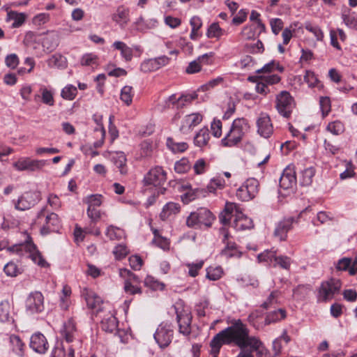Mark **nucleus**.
Returning <instances> with one entry per match:
<instances>
[{"instance_id": "1", "label": "nucleus", "mask_w": 357, "mask_h": 357, "mask_svg": "<svg viewBox=\"0 0 357 357\" xmlns=\"http://www.w3.org/2000/svg\"><path fill=\"white\" fill-rule=\"evenodd\" d=\"M262 342L250 334L246 324L240 319H234L230 326L218 333L211 340L210 347L213 357H217L222 345L238 348L241 351L236 357H254L253 351L259 349Z\"/></svg>"}, {"instance_id": "2", "label": "nucleus", "mask_w": 357, "mask_h": 357, "mask_svg": "<svg viewBox=\"0 0 357 357\" xmlns=\"http://www.w3.org/2000/svg\"><path fill=\"white\" fill-rule=\"evenodd\" d=\"M7 249L10 252H16L19 255H23V252L29 254V257L33 263L42 268H47L50 264L44 259L40 252L37 249L36 245L32 241L30 236H27L24 243L18 245H14L8 247V242L2 241L0 242V250Z\"/></svg>"}, {"instance_id": "3", "label": "nucleus", "mask_w": 357, "mask_h": 357, "mask_svg": "<svg viewBox=\"0 0 357 357\" xmlns=\"http://www.w3.org/2000/svg\"><path fill=\"white\" fill-rule=\"evenodd\" d=\"M248 121L245 118H238L233 121L229 132L221 140L223 146L232 147L238 145L245 133L249 131Z\"/></svg>"}, {"instance_id": "4", "label": "nucleus", "mask_w": 357, "mask_h": 357, "mask_svg": "<svg viewBox=\"0 0 357 357\" xmlns=\"http://www.w3.org/2000/svg\"><path fill=\"white\" fill-rule=\"evenodd\" d=\"M35 224L40 226L42 235L51 232H58L61 228V222L59 215L55 213H47L43 207L38 213L35 220Z\"/></svg>"}, {"instance_id": "5", "label": "nucleus", "mask_w": 357, "mask_h": 357, "mask_svg": "<svg viewBox=\"0 0 357 357\" xmlns=\"http://www.w3.org/2000/svg\"><path fill=\"white\" fill-rule=\"evenodd\" d=\"M341 286L342 283L338 279L331 278L322 282L318 290V301L327 302L331 300L336 294L339 293Z\"/></svg>"}, {"instance_id": "6", "label": "nucleus", "mask_w": 357, "mask_h": 357, "mask_svg": "<svg viewBox=\"0 0 357 357\" xmlns=\"http://www.w3.org/2000/svg\"><path fill=\"white\" fill-rule=\"evenodd\" d=\"M40 200V195L36 191H26L22 194L17 199H13L15 209L26 211L33 207Z\"/></svg>"}, {"instance_id": "7", "label": "nucleus", "mask_w": 357, "mask_h": 357, "mask_svg": "<svg viewBox=\"0 0 357 357\" xmlns=\"http://www.w3.org/2000/svg\"><path fill=\"white\" fill-rule=\"evenodd\" d=\"M174 337L173 326L167 322H162L154 333V339L162 349L167 347Z\"/></svg>"}, {"instance_id": "8", "label": "nucleus", "mask_w": 357, "mask_h": 357, "mask_svg": "<svg viewBox=\"0 0 357 357\" xmlns=\"http://www.w3.org/2000/svg\"><path fill=\"white\" fill-rule=\"evenodd\" d=\"M259 181L250 178L247 179L245 183L240 186L236 191V197L243 202H247L252 199L259 192Z\"/></svg>"}, {"instance_id": "9", "label": "nucleus", "mask_w": 357, "mask_h": 357, "mask_svg": "<svg viewBox=\"0 0 357 357\" xmlns=\"http://www.w3.org/2000/svg\"><path fill=\"white\" fill-rule=\"evenodd\" d=\"M276 109L284 117H289L294 107V99L287 91H281L276 96Z\"/></svg>"}, {"instance_id": "10", "label": "nucleus", "mask_w": 357, "mask_h": 357, "mask_svg": "<svg viewBox=\"0 0 357 357\" xmlns=\"http://www.w3.org/2000/svg\"><path fill=\"white\" fill-rule=\"evenodd\" d=\"M26 311L28 314L40 313L44 310V296L40 291L29 294L25 301Z\"/></svg>"}, {"instance_id": "11", "label": "nucleus", "mask_w": 357, "mask_h": 357, "mask_svg": "<svg viewBox=\"0 0 357 357\" xmlns=\"http://www.w3.org/2000/svg\"><path fill=\"white\" fill-rule=\"evenodd\" d=\"M167 181V174L161 167H155L149 170L144 178L146 185L162 186Z\"/></svg>"}, {"instance_id": "12", "label": "nucleus", "mask_w": 357, "mask_h": 357, "mask_svg": "<svg viewBox=\"0 0 357 357\" xmlns=\"http://www.w3.org/2000/svg\"><path fill=\"white\" fill-rule=\"evenodd\" d=\"M46 165L45 160H33L29 157L20 158L13 163V167L18 171L35 172L41 169Z\"/></svg>"}, {"instance_id": "13", "label": "nucleus", "mask_w": 357, "mask_h": 357, "mask_svg": "<svg viewBox=\"0 0 357 357\" xmlns=\"http://www.w3.org/2000/svg\"><path fill=\"white\" fill-rule=\"evenodd\" d=\"M176 319L178 324L179 332L184 335H188L191 333L192 314L188 310L175 307Z\"/></svg>"}, {"instance_id": "14", "label": "nucleus", "mask_w": 357, "mask_h": 357, "mask_svg": "<svg viewBox=\"0 0 357 357\" xmlns=\"http://www.w3.org/2000/svg\"><path fill=\"white\" fill-rule=\"evenodd\" d=\"M60 333L62 337L67 342L70 343L75 341L77 344H81V342L79 340H77V330L76 323L73 318L71 317L68 319L67 321L64 322Z\"/></svg>"}, {"instance_id": "15", "label": "nucleus", "mask_w": 357, "mask_h": 357, "mask_svg": "<svg viewBox=\"0 0 357 357\" xmlns=\"http://www.w3.org/2000/svg\"><path fill=\"white\" fill-rule=\"evenodd\" d=\"M29 346L35 352L44 354L49 349V343L45 336L40 332L33 333L30 338Z\"/></svg>"}, {"instance_id": "16", "label": "nucleus", "mask_w": 357, "mask_h": 357, "mask_svg": "<svg viewBox=\"0 0 357 357\" xmlns=\"http://www.w3.org/2000/svg\"><path fill=\"white\" fill-rule=\"evenodd\" d=\"M257 127L258 134L264 137L268 138L273 132V126L270 116L264 113H261L257 120Z\"/></svg>"}, {"instance_id": "17", "label": "nucleus", "mask_w": 357, "mask_h": 357, "mask_svg": "<svg viewBox=\"0 0 357 357\" xmlns=\"http://www.w3.org/2000/svg\"><path fill=\"white\" fill-rule=\"evenodd\" d=\"M82 296L84 298L89 308H91L99 312L102 310V300L94 291L84 288L82 292Z\"/></svg>"}, {"instance_id": "18", "label": "nucleus", "mask_w": 357, "mask_h": 357, "mask_svg": "<svg viewBox=\"0 0 357 357\" xmlns=\"http://www.w3.org/2000/svg\"><path fill=\"white\" fill-rule=\"evenodd\" d=\"M279 185L284 190L292 189L296 185V172L294 168L287 167L280 176Z\"/></svg>"}, {"instance_id": "19", "label": "nucleus", "mask_w": 357, "mask_h": 357, "mask_svg": "<svg viewBox=\"0 0 357 357\" xmlns=\"http://www.w3.org/2000/svg\"><path fill=\"white\" fill-rule=\"evenodd\" d=\"M110 160L115 165L121 175H126L128 172L126 155L123 151H114L109 153Z\"/></svg>"}, {"instance_id": "20", "label": "nucleus", "mask_w": 357, "mask_h": 357, "mask_svg": "<svg viewBox=\"0 0 357 357\" xmlns=\"http://www.w3.org/2000/svg\"><path fill=\"white\" fill-rule=\"evenodd\" d=\"M233 227L236 230L241 231L252 229L254 227V225L250 218L238 211L237 214H235Z\"/></svg>"}, {"instance_id": "21", "label": "nucleus", "mask_w": 357, "mask_h": 357, "mask_svg": "<svg viewBox=\"0 0 357 357\" xmlns=\"http://www.w3.org/2000/svg\"><path fill=\"white\" fill-rule=\"evenodd\" d=\"M238 211V209L236 204L227 202L225 209L219 215L220 222L224 225H228L231 218L235 216V214H237Z\"/></svg>"}, {"instance_id": "22", "label": "nucleus", "mask_w": 357, "mask_h": 357, "mask_svg": "<svg viewBox=\"0 0 357 357\" xmlns=\"http://www.w3.org/2000/svg\"><path fill=\"white\" fill-rule=\"evenodd\" d=\"M293 222V218L284 219L280 221L275 229V236L278 237L280 241H284L287 238V232L291 229Z\"/></svg>"}, {"instance_id": "23", "label": "nucleus", "mask_w": 357, "mask_h": 357, "mask_svg": "<svg viewBox=\"0 0 357 357\" xmlns=\"http://www.w3.org/2000/svg\"><path fill=\"white\" fill-rule=\"evenodd\" d=\"M243 252L235 242L227 243L225 248L221 250L220 255L226 259L241 257Z\"/></svg>"}, {"instance_id": "24", "label": "nucleus", "mask_w": 357, "mask_h": 357, "mask_svg": "<svg viewBox=\"0 0 357 357\" xmlns=\"http://www.w3.org/2000/svg\"><path fill=\"white\" fill-rule=\"evenodd\" d=\"M7 11L6 22L13 21L11 27L18 28L21 26L26 21V15L24 13H18L14 10H8V8H6Z\"/></svg>"}, {"instance_id": "25", "label": "nucleus", "mask_w": 357, "mask_h": 357, "mask_svg": "<svg viewBox=\"0 0 357 357\" xmlns=\"http://www.w3.org/2000/svg\"><path fill=\"white\" fill-rule=\"evenodd\" d=\"M195 212L200 227L204 225L206 227H210L212 225L215 217L209 210L206 208H201Z\"/></svg>"}, {"instance_id": "26", "label": "nucleus", "mask_w": 357, "mask_h": 357, "mask_svg": "<svg viewBox=\"0 0 357 357\" xmlns=\"http://www.w3.org/2000/svg\"><path fill=\"white\" fill-rule=\"evenodd\" d=\"M50 68H57L64 69L67 67L68 62L66 58L59 53L52 55L47 61Z\"/></svg>"}, {"instance_id": "27", "label": "nucleus", "mask_w": 357, "mask_h": 357, "mask_svg": "<svg viewBox=\"0 0 357 357\" xmlns=\"http://www.w3.org/2000/svg\"><path fill=\"white\" fill-rule=\"evenodd\" d=\"M103 331L109 333L115 331L118 326L117 319L113 314H109L104 317L100 322Z\"/></svg>"}, {"instance_id": "28", "label": "nucleus", "mask_w": 357, "mask_h": 357, "mask_svg": "<svg viewBox=\"0 0 357 357\" xmlns=\"http://www.w3.org/2000/svg\"><path fill=\"white\" fill-rule=\"evenodd\" d=\"M179 204L174 202H169L166 204L160 214V217L162 220H167L170 215H175L180 211Z\"/></svg>"}, {"instance_id": "29", "label": "nucleus", "mask_w": 357, "mask_h": 357, "mask_svg": "<svg viewBox=\"0 0 357 357\" xmlns=\"http://www.w3.org/2000/svg\"><path fill=\"white\" fill-rule=\"evenodd\" d=\"M210 139L209 130L207 128H202L194 137V144L198 147H203L208 144Z\"/></svg>"}, {"instance_id": "30", "label": "nucleus", "mask_w": 357, "mask_h": 357, "mask_svg": "<svg viewBox=\"0 0 357 357\" xmlns=\"http://www.w3.org/2000/svg\"><path fill=\"white\" fill-rule=\"evenodd\" d=\"M203 119V116L199 113H192L185 116L183 125L181 129L183 130L185 126L188 127L189 129H192L199 125Z\"/></svg>"}, {"instance_id": "31", "label": "nucleus", "mask_w": 357, "mask_h": 357, "mask_svg": "<svg viewBox=\"0 0 357 357\" xmlns=\"http://www.w3.org/2000/svg\"><path fill=\"white\" fill-rule=\"evenodd\" d=\"M286 315L287 314L285 310L282 308L271 311L268 312L266 317L265 324L269 325L272 323L281 321L286 317Z\"/></svg>"}, {"instance_id": "32", "label": "nucleus", "mask_w": 357, "mask_h": 357, "mask_svg": "<svg viewBox=\"0 0 357 357\" xmlns=\"http://www.w3.org/2000/svg\"><path fill=\"white\" fill-rule=\"evenodd\" d=\"M129 10L123 7H119L116 12L113 14L112 20L123 27L128 21Z\"/></svg>"}, {"instance_id": "33", "label": "nucleus", "mask_w": 357, "mask_h": 357, "mask_svg": "<svg viewBox=\"0 0 357 357\" xmlns=\"http://www.w3.org/2000/svg\"><path fill=\"white\" fill-rule=\"evenodd\" d=\"M112 46L116 50L121 51V54L126 61H129L132 59V50L125 43L121 41H115Z\"/></svg>"}, {"instance_id": "34", "label": "nucleus", "mask_w": 357, "mask_h": 357, "mask_svg": "<svg viewBox=\"0 0 357 357\" xmlns=\"http://www.w3.org/2000/svg\"><path fill=\"white\" fill-rule=\"evenodd\" d=\"M11 305L8 301H3L0 303V321L2 322L10 321L13 319L11 316Z\"/></svg>"}, {"instance_id": "35", "label": "nucleus", "mask_w": 357, "mask_h": 357, "mask_svg": "<svg viewBox=\"0 0 357 357\" xmlns=\"http://www.w3.org/2000/svg\"><path fill=\"white\" fill-rule=\"evenodd\" d=\"M43 47L49 52L53 51L59 45L57 34L52 33L47 34L43 39Z\"/></svg>"}, {"instance_id": "36", "label": "nucleus", "mask_w": 357, "mask_h": 357, "mask_svg": "<svg viewBox=\"0 0 357 357\" xmlns=\"http://www.w3.org/2000/svg\"><path fill=\"white\" fill-rule=\"evenodd\" d=\"M166 144L168 149L174 153H183L188 148V145L186 142H176L172 137L167 139Z\"/></svg>"}, {"instance_id": "37", "label": "nucleus", "mask_w": 357, "mask_h": 357, "mask_svg": "<svg viewBox=\"0 0 357 357\" xmlns=\"http://www.w3.org/2000/svg\"><path fill=\"white\" fill-rule=\"evenodd\" d=\"M315 170L313 167H308L301 172L300 183L303 186H308L312 182Z\"/></svg>"}, {"instance_id": "38", "label": "nucleus", "mask_w": 357, "mask_h": 357, "mask_svg": "<svg viewBox=\"0 0 357 357\" xmlns=\"http://www.w3.org/2000/svg\"><path fill=\"white\" fill-rule=\"evenodd\" d=\"M206 278L212 281H216L221 278L223 274V270L221 266H209L206 270Z\"/></svg>"}, {"instance_id": "39", "label": "nucleus", "mask_w": 357, "mask_h": 357, "mask_svg": "<svg viewBox=\"0 0 357 357\" xmlns=\"http://www.w3.org/2000/svg\"><path fill=\"white\" fill-rule=\"evenodd\" d=\"M342 18L348 27L357 30V16L355 13H350L349 10L347 13L346 12L342 13Z\"/></svg>"}, {"instance_id": "40", "label": "nucleus", "mask_w": 357, "mask_h": 357, "mask_svg": "<svg viewBox=\"0 0 357 357\" xmlns=\"http://www.w3.org/2000/svg\"><path fill=\"white\" fill-rule=\"evenodd\" d=\"M277 69L280 73L283 72L284 68L280 66L279 63L275 61H271V62L264 65L261 68L256 70V73H270Z\"/></svg>"}, {"instance_id": "41", "label": "nucleus", "mask_w": 357, "mask_h": 357, "mask_svg": "<svg viewBox=\"0 0 357 357\" xmlns=\"http://www.w3.org/2000/svg\"><path fill=\"white\" fill-rule=\"evenodd\" d=\"M144 285L154 291L162 290L165 288L164 283L160 282L151 275H147L145 278Z\"/></svg>"}, {"instance_id": "42", "label": "nucleus", "mask_w": 357, "mask_h": 357, "mask_svg": "<svg viewBox=\"0 0 357 357\" xmlns=\"http://www.w3.org/2000/svg\"><path fill=\"white\" fill-rule=\"evenodd\" d=\"M3 271L9 277H16L22 273L21 268L14 261L8 262L4 266Z\"/></svg>"}, {"instance_id": "43", "label": "nucleus", "mask_w": 357, "mask_h": 357, "mask_svg": "<svg viewBox=\"0 0 357 357\" xmlns=\"http://www.w3.org/2000/svg\"><path fill=\"white\" fill-rule=\"evenodd\" d=\"M133 96L132 87L130 86H125L121 89L120 98L126 105L128 106L132 103Z\"/></svg>"}, {"instance_id": "44", "label": "nucleus", "mask_w": 357, "mask_h": 357, "mask_svg": "<svg viewBox=\"0 0 357 357\" xmlns=\"http://www.w3.org/2000/svg\"><path fill=\"white\" fill-rule=\"evenodd\" d=\"M77 93V88L72 84H68L61 90V96L63 99L73 100L76 97Z\"/></svg>"}, {"instance_id": "45", "label": "nucleus", "mask_w": 357, "mask_h": 357, "mask_svg": "<svg viewBox=\"0 0 357 357\" xmlns=\"http://www.w3.org/2000/svg\"><path fill=\"white\" fill-rule=\"evenodd\" d=\"M224 31L220 28L218 23H212L208 28L206 36L208 38H219L223 35Z\"/></svg>"}, {"instance_id": "46", "label": "nucleus", "mask_w": 357, "mask_h": 357, "mask_svg": "<svg viewBox=\"0 0 357 357\" xmlns=\"http://www.w3.org/2000/svg\"><path fill=\"white\" fill-rule=\"evenodd\" d=\"M123 235V231L119 227L109 225L106 231V236L110 240H119Z\"/></svg>"}, {"instance_id": "47", "label": "nucleus", "mask_w": 357, "mask_h": 357, "mask_svg": "<svg viewBox=\"0 0 357 357\" xmlns=\"http://www.w3.org/2000/svg\"><path fill=\"white\" fill-rule=\"evenodd\" d=\"M191 167L189 160L183 158L180 160L176 161L174 165V170L178 174H184L187 172Z\"/></svg>"}, {"instance_id": "48", "label": "nucleus", "mask_w": 357, "mask_h": 357, "mask_svg": "<svg viewBox=\"0 0 357 357\" xmlns=\"http://www.w3.org/2000/svg\"><path fill=\"white\" fill-rule=\"evenodd\" d=\"M225 185V180L221 177H215L211 180L207 185V189L210 192H215L217 188L222 189Z\"/></svg>"}, {"instance_id": "49", "label": "nucleus", "mask_w": 357, "mask_h": 357, "mask_svg": "<svg viewBox=\"0 0 357 357\" xmlns=\"http://www.w3.org/2000/svg\"><path fill=\"white\" fill-rule=\"evenodd\" d=\"M42 102L49 106L54 105V99L52 92L46 87L40 89Z\"/></svg>"}, {"instance_id": "50", "label": "nucleus", "mask_w": 357, "mask_h": 357, "mask_svg": "<svg viewBox=\"0 0 357 357\" xmlns=\"http://www.w3.org/2000/svg\"><path fill=\"white\" fill-rule=\"evenodd\" d=\"M273 266H278L283 269L288 270L290 268L291 260L287 256H276L274 258Z\"/></svg>"}, {"instance_id": "51", "label": "nucleus", "mask_w": 357, "mask_h": 357, "mask_svg": "<svg viewBox=\"0 0 357 357\" xmlns=\"http://www.w3.org/2000/svg\"><path fill=\"white\" fill-rule=\"evenodd\" d=\"M209 301L206 299L200 300L195 305V311L199 317H204L206 316V310H208Z\"/></svg>"}, {"instance_id": "52", "label": "nucleus", "mask_w": 357, "mask_h": 357, "mask_svg": "<svg viewBox=\"0 0 357 357\" xmlns=\"http://www.w3.org/2000/svg\"><path fill=\"white\" fill-rule=\"evenodd\" d=\"M86 213L93 223H96L100 219L102 215H105L104 212H101L100 210L97 209V208H93L91 206H88Z\"/></svg>"}, {"instance_id": "53", "label": "nucleus", "mask_w": 357, "mask_h": 357, "mask_svg": "<svg viewBox=\"0 0 357 357\" xmlns=\"http://www.w3.org/2000/svg\"><path fill=\"white\" fill-rule=\"evenodd\" d=\"M305 29L313 33L317 40L321 41L323 40L324 33L318 26H314L310 22H307L305 24Z\"/></svg>"}, {"instance_id": "54", "label": "nucleus", "mask_w": 357, "mask_h": 357, "mask_svg": "<svg viewBox=\"0 0 357 357\" xmlns=\"http://www.w3.org/2000/svg\"><path fill=\"white\" fill-rule=\"evenodd\" d=\"M140 69L144 73H149L157 70V64L154 59H150L144 61L140 66Z\"/></svg>"}, {"instance_id": "55", "label": "nucleus", "mask_w": 357, "mask_h": 357, "mask_svg": "<svg viewBox=\"0 0 357 357\" xmlns=\"http://www.w3.org/2000/svg\"><path fill=\"white\" fill-rule=\"evenodd\" d=\"M123 289L126 293L130 295L142 294V288L131 283L130 280H125Z\"/></svg>"}, {"instance_id": "56", "label": "nucleus", "mask_w": 357, "mask_h": 357, "mask_svg": "<svg viewBox=\"0 0 357 357\" xmlns=\"http://www.w3.org/2000/svg\"><path fill=\"white\" fill-rule=\"evenodd\" d=\"M319 105L323 116H326L331 112V100L328 97H321L319 100Z\"/></svg>"}, {"instance_id": "57", "label": "nucleus", "mask_w": 357, "mask_h": 357, "mask_svg": "<svg viewBox=\"0 0 357 357\" xmlns=\"http://www.w3.org/2000/svg\"><path fill=\"white\" fill-rule=\"evenodd\" d=\"M186 266L188 267L189 275L195 278L198 275L199 270L203 267L204 261L201 260L197 263L187 264Z\"/></svg>"}, {"instance_id": "58", "label": "nucleus", "mask_w": 357, "mask_h": 357, "mask_svg": "<svg viewBox=\"0 0 357 357\" xmlns=\"http://www.w3.org/2000/svg\"><path fill=\"white\" fill-rule=\"evenodd\" d=\"M327 130L333 135H340L344 130L343 124L340 121H334L329 123L326 128Z\"/></svg>"}, {"instance_id": "59", "label": "nucleus", "mask_w": 357, "mask_h": 357, "mask_svg": "<svg viewBox=\"0 0 357 357\" xmlns=\"http://www.w3.org/2000/svg\"><path fill=\"white\" fill-rule=\"evenodd\" d=\"M255 28L252 25H249L243 28L240 35L244 40H250L255 38Z\"/></svg>"}, {"instance_id": "60", "label": "nucleus", "mask_w": 357, "mask_h": 357, "mask_svg": "<svg viewBox=\"0 0 357 357\" xmlns=\"http://www.w3.org/2000/svg\"><path fill=\"white\" fill-rule=\"evenodd\" d=\"M279 295V292L277 291H272L266 301L263 303L261 307L264 309H269L273 307L277 303V298Z\"/></svg>"}, {"instance_id": "61", "label": "nucleus", "mask_w": 357, "mask_h": 357, "mask_svg": "<svg viewBox=\"0 0 357 357\" xmlns=\"http://www.w3.org/2000/svg\"><path fill=\"white\" fill-rule=\"evenodd\" d=\"M98 56L92 53L84 54L81 59V65L90 66L97 64Z\"/></svg>"}, {"instance_id": "62", "label": "nucleus", "mask_w": 357, "mask_h": 357, "mask_svg": "<svg viewBox=\"0 0 357 357\" xmlns=\"http://www.w3.org/2000/svg\"><path fill=\"white\" fill-rule=\"evenodd\" d=\"M248 12L246 9H241L237 15L233 17L231 23L238 26L243 24L247 19Z\"/></svg>"}, {"instance_id": "63", "label": "nucleus", "mask_w": 357, "mask_h": 357, "mask_svg": "<svg viewBox=\"0 0 357 357\" xmlns=\"http://www.w3.org/2000/svg\"><path fill=\"white\" fill-rule=\"evenodd\" d=\"M276 255V252L275 250H265L264 252H261L260 253L259 255H258V259L259 261H270V262H273L274 261V258Z\"/></svg>"}, {"instance_id": "64", "label": "nucleus", "mask_w": 357, "mask_h": 357, "mask_svg": "<svg viewBox=\"0 0 357 357\" xmlns=\"http://www.w3.org/2000/svg\"><path fill=\"white\" fill-rule=\"evenodd\" d=\"M208 167V165L204 159L200 158L197 160L194 165H193V169L196 174H202L206 172V169Z\"/></svg>"}]
</instances>
